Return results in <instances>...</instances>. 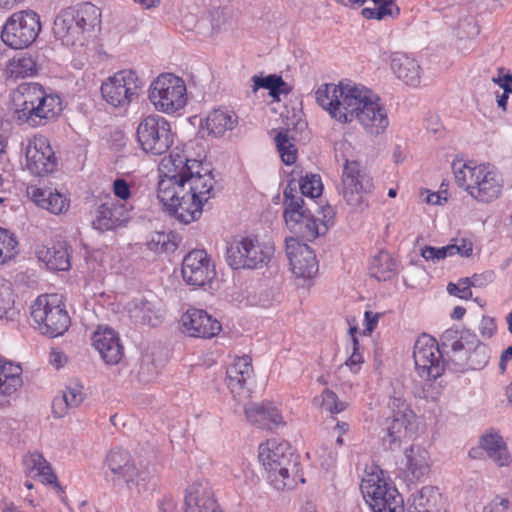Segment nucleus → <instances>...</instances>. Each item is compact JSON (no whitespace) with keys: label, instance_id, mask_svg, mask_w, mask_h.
Segmentation results:
<instances>
[{"label":"nucleus","instance_id":"1","mask_svg":"<svg viewBox=\"0 0 512 512\" xmlns=\"http://www.w3.org/2000/svg\"><path fill=\"white\" fill-rule=\"evenodd\" d=\"M315 99L336 121L347 124L357 120L371 135L382 134L389 125L379 97L364 86L343 82L323 84L316 90Z\"/></svg>","mask_w":512,"mask_h":512},{"label":"nucleus","instance_id":"2","mask_svg":"<svg viewBox=\"0 0 512 512\" xmlns=\"http://www.w3.org/2000/svg\"><path fill=\"white\" fill-rule=\"evenodd\" d=\"M178 181L160 179L157 198L171 216L180 223L189 224L200 218L204 204L212 197L214 178L200 161L199 168Z\"/></svg>","mask_w":512,"mask_h":512},{"label":"nucleus","instance_id":"3","mask_svg":"<svg viewBox=\"0 0 512 512\" xmlns=\"http://www.w3.org/2000/svg\"><path fill=\"white\" fill-rule=\"evenodd\" d=\"M258 458L267 481L276 490H292L299 482L305 483L299 457L287 441L269 439L260 444Z\"/></svg>","mask_w":512,"mask_h":512},{"label":"nucleus","instance_id":"4","mask_svg":"<svg viewBox=\"0 0 512 512\" xmlns=\"http://www.w3.org/2000/svg\"><path fill=\"white\" fill-rule=\"evenodd\" d=\"M15 114L20 123L31 127L44 125L62 111L61 99L47 94L38 83H22L13 96Z\"/></svg>","mask_w":512,"mask_h":512},{"label":"nucleus","instance_id":"5","mask_svg":"<svg viewBox=\"0 0 512 512\" xmlns=\"http://www.w3.org/2000/svg\"><path fill=\"white\" fill-rule=\"evenodd\" d=\"M100 17L99 8L90 2L68 7L55 18L54 35L66 46H83L100 25Z\"/></svg>","mask_w":512,"mask_h":512},{"label":"nucleus","instance_id":"6","mask_svg":"<svg viewBox=\"0 0 512 512\" xmlns=\"http://www.w3.org/2000/svg\"><path fill=\"white\" fill-rule=\"evenodd\" d=\"M453 171L457 185L478 202L490 203L502 193L503 177L489 164L454 163Z\"/></svg>","mask_w":512,"mask_h":512},{"label":"nucleus","instance_id":"7","mask_svg":"<svg viewBox=\"0 0 512 512\" xmlns=\"http://www.w3.org/2000/svg\"><path fill=\"white\" fill-rule=\"evenodd\" d=\"M31 317L41 333L51 338L63 335L71 324L65 305L57 294L39 296L31 305Z\"/></svg>","mask_w":512,"mask_h":512},{"label":"nucleus","instance_id":"8","mask_svg":"<svg viewBox=\"0 0 512 512\" xmlns=\"http://www.w3.org/2000/svg\"><path fill=\"white\" fill-rule=\"evenodd\" d=\"M274 253L270 243L256 237L236 239L227 247L226 260L232 269H261L266 266Z\"/></svg>","mask_w":512,"mask_h":512},{"label":"nucleus","instance_id":"9","mask_svg":"<svg viewBox=\"0 0 512 512\" xmlns=\"http://www.w3.org/2000/svg\"><path fill=\"white\" fill-rule=\"evenodd\" d=\"M186 92V85L182 78L164 73L151 83L148 98L157 111L173 114L185 107Z\"/></svg>","mask_w":512,"mask_h":512},{"label":"nucleus","instance_id":"10","mask_svg":"<svg viewBox=\"0 0 512 512\" xmlns=\"http://www.w3.org/2000/svg\"><path fill=\"white\" fill-rule=\"evenodd\" d=\"M104 465L107 469L106 476L109 477L108 471H110L114 484H125L128 489L136 490L137 493L145 489L151 478L150 472L145 468H138L130 453L122 449L111 450L106 456Z\"/></svg>","mask_w":512,"mask_h":512},{"label":"nucleus","instance_id":"11","mask_svg":"<svg viewBox=\"0 0 512 512\" xmlns=\"http://www.w3.org/2000/svg\"><path fill=\"white\" fill-rule=\"evenodd\" d=\"M40 16L33 10H21L11 14L6 20L1 40L13 49L29 47L37 39L41 31Z\"/></svg>","mask_w":512,"mask_h":512},{"label":"nucleus","instance_id":"12","mask_svg":"<svg viewBox=\"0 0 512 512\" xmlns=\"http://www.w3.org/2000/svg\"><path fill=\"white\" fill-rule=\"evenodd\" d=\"M136 135L142 150L152 155L166 153L173 144L170 123L156 114L148 115L140 121Z\"/></svg>","mask_w":512,"mask_h":512},{"label":"nucleus","instance_id":"13","mask_svg":"<svg viewBox=\"0 0 512 512\" xmlns=\"http://www.w3.org/2000/svg\"><path fill=\"white\" fill-rule=\"evenodd\" d=\"M143 82L133 70H121L101 85L103 99L113 107H126L139 97Z\"/></svg>","mask_w":512,"mask_h":512},{"label":"nucleus","instance_id":"14","mask_svg":"<svg viewBox=\"0 0 512 512\" xmlns=\"http://www.w3.org/2000/svg\"><path fill=\"white\" fill-rule=\"evenodd\" d=\"M360 488L373 512H404L403 498L395 486L378 476L363 479Z\"/></svg>","mask_w":512,"mask_h":512},{"label":"nucleus","instance_id":"15","mask_svg":"<svg viewBox=\"0 0 512 512\" xmlns=\"http://www.w3.org/2000/svg\"><path fill=\"white\" fill-rule=\"evenodd\" d=\"M342 196L352 207H360L374 188L372 178L357 161L345 159L341 177Z\"/></svg>","mask_w":512,"mask_h":512},{"label":"nucleus","instance_id":"16","mask_svg":"<svg viewBox=\"0 0 512 512\" xmlns=\"http://www.w3.org/2000/svg\"><path fill=\"white\" fill-rule=\"evenodd\" d=\"M413 358L420 377L437 379L444 372L443 352L435 338L423 334L414 345Z\"/></svg>","mask_w":512,"mask_h":512},{"label":"nucleus","instance_id":"17","mask_svg":"<svg viewBox=\"0 0 512 512\" xmlns=\"http://www.w3.org/2000/svg\"><path fill=\"white\" fill-rule=\"evenodd\" d=\"M26 167L35 176H45L56 166V158L48 139L34 136L25 148Z\"/></svg>","mask_w":512,"mask_h":512},{"label":"nucleus","instance_id":"18","mask_svg":"<svg viewBox=\"0 0 512 512\" xmlns=\"http://www.w3.org/2000/svg\"><path fill=\"white\" fill-rule=\"evenodd\" d=\"M286 255L291 270L297 278L311 280L317 275L318 261L314 251L307 244L301 243L293 237L287 238Z\"/></svg>","mask_w":512,"mask_h":512},{"label":"nucleus","instance_id":"19","mask_svg":"<svg viewBox=\"0 0 512 512\" xmlns=\"http://www.w3.org/2000/svg\"><path fill=\"white\" fill-rule=\"evenodd\" d=\"M182 276L189 285L204 286L216 277L215 265L205 250H192L183 259Z\"/></svg>","mask_w":512,"mask_h":512},{"label":"nucleus","instance_id":"20","mask_svg":"<svg viewBox=\"0 0 512 512\" xmlns=\"http://www.w3.org/2000/svg\"><path fill=\"white\" fill-rule=\"evenodd\" d=\"M416 431V415L413 411L395 413L386 420L385 435L382 440L388 449L394 450L402 441L412 438Z\"/></svg>","mask_w":512,"mask_h":512},{"label":"nucleus","instance_id":"21","mask_svg":"<svg viewBox=\"0 0 512 512\" xmlns=\"http://www.w3.org/2000/svg\"><path fill=\"white\" fill-rule=\"evenodd\" d=\"M252 375V360L247 355L234 358L228 365L225 381L234 398L242 399L249 397V389L246 385Z\"/></svg>","mask_w":512,"mask_h":512},{"label":"nucleus","instance_id":"22","mask_svg":"<svg viewBox=\"0 0 512 512\" xmlns=\"http://www.w3.org/2000/svg\"><path fill=\"white\" fill-rule=\"evenodd\" d=\"M181 322L191 337L212 338L221 331L220 322L202 309H188Z\"/></svg>","mask_w":512,"mask_h":512},{"label":"nucleus","instance_id":"23","mask_svg":"<svg viewBox=\"0 0 512 512\" xmlns=\"http://www.w3.org/2000/svg\"><path fill=\"white\" fill-rule=\"evenodd\" d=\"M185 512H221L208 483H193L186 489Z\"/></svg>","mask_w":512,"mask_h":512},{"label":"nucleus","instance_id":"24","mask_svg":"<svg viewBox=\"0 0 512 512\" xmlns=\"http://www.w3.org/2000/svg\"><path fill=\"white\" fill-rule=\"evenodd\" d=\"M200 167V160L190 158L184 149L176 147L169 156L161 161L160 171L164 174L161 179H171L179 182V178Z\"/></svg>","mask_w":512,"mask_h":512},{"label":"nucleus","instance_id":"25","mask_svg":"<svg viewBox=\"0 0 512 512\" xmlns=\"http://www.w3.org/2000/svg\"><path fill=\"white\" fill-rule=\"evenodd\" d=\"M93 346L108 365H116L123 357V346L118 334L111 328H99L94 332Z\"/></svg>","mask_w":512,"mask_h":512},{"label":"nucleus","instance_id":"26","mask_svg":"<svg viewBox=\"0 0 512 512\" xmlns=\"http://www.w3.org/2000/svg\"><path fill=\"white\" fill-rule=\"evenodd\" d=\"M245 416L251 424L262 429L273 430L284 424L278 409L270 404H248L245 406Z\"/></svg>","mask_w":512,"mask_h":512},{"label":"nucleus","instance_id":"27","mask_svg":"<svg viewBox=\"0 0 512 512\" xmlns=\"http://www.w3.org/2000/svg\"><path fill=\"white\" fill-rule=\"evenodd\" d=\"M480 448L498 467H507L512 462L507 444L498 432H488L479 439Z\"/></svg>","mask_w":512,"mask_h":512},{"label":"nucleus","instance_id":"28","mask_svg":"<svg viewBox=\"0 0 512 512\" xmlns=\"http://www.w3.org/2000/svg\"><path fill=\"white\" fill-rule=\"evenodd\" d=\"M390 65L397 78L407 85L417 86L420 83L421 68L416 59L403 52H394Z\"/></svg>","mask_w":512,"mask_h":512},{"label":"nucleus","instance_id":"29","mask_svg":"<svg viewBox=\"0 0 512 512\" xmlns=\"http://www.w3.org/2000/svg\"><path fill=\"white\" fill-rule=\"evenodd\" d=\"M126 220L124 207L115 202L101 204L92 220V226L99 231L114 229Z\"/></svg>","mask_w":512,"mask_h":512},{"label":"nucleus","instance_id":"30","mask_svg":"<svg viewBox=\"0 0 512 512\" xmlns=\"http://www.w3.org/2000/svg\"><path fill=\"white\" fill-rule=\"evenodd\" d=\"M28 194L37 206L53 214H60L69 207V202L66 197L50 188L31 187L28 190Z\"/></svg>","mask_w":512,"mask_h":512},{"label":"nucleus","instance_id":"31","mask_svg":"<svg viewBox=\"0 0 512 512\" xmlns=\"http://www.w3.org/2000/svg\"><path fill=\"white\" fill-rule=\"evenodd\" d=\"M127 311L130 319L136 324L156 326L161 317L156 304L144 297L134 298L130 301Z\"/></svg>","mask_w":512,"mask_h":512},{"label":"nucleus","instance_id":"32","mask_svg":"<svg viewBox=\"0 0 512 512\" xmlns=\"http://www.w3.org/2000/svg\"><path fill=\"white\" fill-rule=\"evenodd\" d=\"M292 185L290 182L283 192L284 218L287 226H295V221L312 211L302 196L296 195V187Z\"/></svg>","mask_w":512,"mask_h":512},{"label":"nucleus","instance_id":"33","mask_svg":"<svg viewBox=\"0 0 512 512\" xmlns=\"http://www.w3.org/2000/svg\"><path fill=\"white\" fill-rule=\"evenodd\" d=\"M237 115L227 109H215L205 119V128L209 135L221 137L227 131H231L237 125Z\"/></svg>","mask_w":512,"mask_h":512},{"label":"nucleus","instance_id":"34","mask_svg":"<svg viewBox=\"0 0 512 512\" xmlns=\"http://www.w3.org/2000/svg\"><path fill=\"white\" fill-rule=\"evenodd\" d=\"M66 242H56L51 247L38 251L40 260L54 271H65L70 268V254Z\"/></svg>","mask_w":512,"mask_h":512},{"label":"nucleus","instance_id":"35","mask_svg":"<svg viewBox=\"0 0 512 512\" xmlns=\"http://www.w3.org/2000/svg\"><path fill=\"white\" fill-rule=\"evenodd\" d=\"M406 470L412 479L419 480L430 470L429 452L419 445H412L405 451Z\"/></svg>","mask_w":512,"mask_h":512},{"label":"nucleus","instance_id":"36","mask_svg":"<svg viewBox=\"0 0 512 512\" xmlns=\"http://www.w3.org/2000/svg\"><path fill=\"white\" fill-rule=\"evenodd\" d=\"M23 464L30 473H34L35 476L40 477L43 483L60 488L59 483L57 482V476L53 472L49 462L41 453H29L24 457Z\"/></svg>","mask_w":512,"mask_h":512},{"label":"nucleus","instance_id":"37","mask_svg":"<svg viewBox=\"0 0 512 512\" xmlns=\"http://www.w3.org/2000/svg\"><path fill=\"white\" fill-rule=\"evenodd\" d=\"M413 507L415 512H442L444 499L438 488L425 486L413 496Z\"/></svg>","mask_w":512,"mask_h":512},{"label":"nucleus","instance_id":"38","mask_svg":"<svg viewBox=\"0 0 512 512\" xmlns=\"http://www.w3.org/2000/svg\"><path fill=\"white\" fill-rule=\"evenodd\" d=\"M22 368L0 358V394L10 396L22 386Z\"/></svg>","mask_w":512,"mask_h":512},{"label":"nucleus","instance_id":"39","mask_svg":"<svg viewBox=\"0 0 512 512\" xmlns=\"http://www.w3.org/2000/svg\"><path fill=\"white\" fill-rule=\"evenodd\" d=\"M365 4L361 14L366 19L387 21L396 18L400 12L395 0H365Z\"/></svg>","mask_w":512,"mask_h":512},{"label":"nucleus","instance_id":"40","mask_svg":"<svg viewBox=\"0 0 512 512\" xmlns=\"http://www.w3.org/2000/svg\"><path fill=\"white\" fill-rule=\"evenodd\" d=\"M295 224L287 227L292 233L307 241L316 239L326 230V225L323 222L318 223L312 211L295 221Z\"/></svg>","mask_w":512,"mask_h":512},{"label":"nucleus","instance_id":"41","mask_svg":"<svg viewBox=\"0 0 512 512\" xmlns=\"http://www.w3.org/2000/svg\"><path fill=\"white\" fill-rule=\"evenodd\" d=\"M36 72L37 63L35 59L28 54L13 57L6 67L7 77L13 80L33 76Z\"/></svg>","mask_w":512,"mask_h":512},{"label":"nucleus","instance_id":"42","mask_svg":"<svg viewBox=\"0 0 512 512\" xmlns=\"http://www.w3.org/2000/svg\"><path fill=\"white\" fill-rule=\"evenodd\" d=\"M370 274L379 281H387L396 275V263L385 251L379 252L371 261Z\"/></svg>","mask_w":512,"mask_h":512},{"label":"nucleus","instance_id":"43","mask_svg":"<svg viewBox=\"0 0 512 512\" xmlns=\"http://www.w3.org/2000/svg\"><path fill=\"white\" fill-rule=\"evenodd\" d=\"M315 406L324 408L330 414H339L343 412L348 404L344 401H340L336 393L326 388L320 396L313 399Z\"/></svg>","mask_w":512,"mask_h":512},{"label":"nucleus","instance_id":"44","mask_svg":"<svg viewBox=\"0 0 512 512\" xmlns=\"http://www.w3.org/2000/svg\"><path fill=\"white\" fill-rule=\"evenodd\" d=\"M274 140L282 161L286 165L294 164L297 159V149L291 142L288 132L286 130L278 132Z\"/></svg>","mask_w":512,"mask_h":512},{"label":"nucleus","instance_id":"45","mask_svg":"<svg viewBox=\"0 0 512 512\" xmlns=\"http://www.w3.org/2000/svg\"><path fill=\"white\" fill-rule=\"evenodd\" d=\"M15 294L12 284L0 278V318H9L14 314Z\"/></svg>","mask_w":512,"mask_h":512},{"label":"nucleus","instance_id":"46","mask_svg":"<svg viewBox=\"0 0 512 512\" xmlns=\"http://www.w3.org/2000/svg\"><path fill=\"white\" fill-rule=\"evenodd\" d=\"M489 349L486 345L478 343L472 351L466 356L465 362L460 363L461 366H466L472 370H480L484 368L489 361Z\"/></svg>","mask_w":512,"mask_h":512},{"label":"nucleus","instance_id":"47","mask_svg":"<svg viewBox=\"0 0 512 512\" xmlns=\"http://www.w3.org/2000/svg\"><path fill=\"white\" fill-rule=\"evenodd\" d=\"M18 242L8 230L0 228V264H5L17 254Z\"/></svg>","mask_w":512,"mask_h":512},{"label":"nucleus","instance_id":"48","mask_svg":"<svg viewBox=\"0 0 512 512\" xmlns=\"http://www.w3.org/2000/svg\"><path fill=\"white\" fill-rule=\"evenodd\" d=\"M299 188L303 196L309 197L312 204H316L314 199L322 193V182L320 176L311 174L306 175L300 180Z\"/></svg>","mask_w":512,"mask_h":512},{"label":"nucleus","instance_id":"49","mask_svg":"<svg viewBox=\"0 0 512 512\" xmlns=\"http://www.w3.org/2000/svg\"><path fill=\"white\" fill-rule=\"evenodd\" d=\"M448 248L451 250L450 256L460 255L461 257H469L473 251V243L466 238H456L448 244Z\"/></svg>","mask_w":512,"mask_h":512},{"label":"nucleus","instance_id":"50","mask_svg":"<svg viewBox=\"0 0 512 512\" xmlns=\"http://www.w3.org/2000/svg\"><path fill=\"white\" fill-rule=\"evenodd\" d=\"M71 408L78 407L84 400L85 394L83 392V386L75 383L66 387V390L62 394Z\"/></svg>","mask_w":512,"mask_h":512},{"label":"nucleus","instance_id":"51","mask_svg":"<svg viewBox=\"0 0 512 512\" xmlns=\"http://www.w3.org/2000/svg\"><path fill=\"white\" fill-rule=\"evenodd\" d=\"M451 250L448 245L444 247L425 246L421 249V256L427 261H439L450 256Z\"/></svg>","mask_w":512,"mask_h":512},{"label":"nucleus","instance_id":"52","mask_svg":"<svg viewBox=\"0 0 512 512\" xmlns=\"http://www.w3.org/2000/svg\"><path fill=\"white\" fill-rule=\"evenodd\" d=\"M483 512H512V495L511 498L495 497L484 506Z\"/></svg>","mask_w":512,"mask_h":512},{"label":"nucleus","instance_id":"53","mask_svg":"<svg viewBox=\"0 0 512 512\" xmlns=\"http://www.w3.org/2000/svg\"><path fill=\"white\" fill-rule=\"evenodd\" d=\"M494 280V273L487 271L482 274H474L472 277L462 278V284L469 285L471 287H485Z\"/></svg>","mask_w":512,"mask_h":512},{"label":"nucleus","instance_id":"54","mask_svg":"<svg viewBox=\"0 0 512 512\" xmlns=\"http://www.w3.org/2000/svg\"><path fill=\"white\" fill-rule=\"evenodd\" d=\"M278 75L270 74L266 77L254 75L252 81L254 83L253 90L256 91L258 88H264L269 90V94L275 91V83L278 79Z\"/></svg>","mask_w":512,"mask_h":512},{"label":"nucleus","instance_id":"55","mask_svg":"<svg viewBox=\"0 0 512 512\" xmlns=\"http://www.w3.org/2000/svg\"><path fill=\"white\" fill-rule=\"evenodd\" d=\"M389 405L392 409L393 414H395V413L401 414L404 412L412 411V409L407 404V401H406L404 395L401 393L394 392V394L390 397Z\"/></svg>","mask_w":512,"mask_h":512},{"label":"nucleus","instance_id":"56","mask_svg":"<svg viewBox=\"0 0 512 512\" xmlns=\"http://www.w3.org/2000/svg\"><path fill=\"white\" fill-rule=\"evenodd\" d=\"M447 291L450 295H454L465 300L472 297V292L471 289H469V285L462 284V279H460L457 284L450 282L447 285Z\"/></svg>","mask_w":512,"mask_h":512},{"label":"nucleus","instance_id":"57","mask_svg":"<svg viewBox=\"0 0 512 512\" xmlns=\"http://www.w3.org/2000/svg\"><path fill=\"white\" fill-rule=\"evenodd\" d=\"M71 409V406L67 402V397L65 398L63 395L56 396L52 401V413L55 417L61 418L67 414L68 410Z\"/></svg>","mask_w":512,"mask_h":512},{"label":"nucleus","instance_id":"58","mask_svg":"<svg viewBox=\"0 0 512 512\" xmlns=\"http://www.w3.org/2000/svg\"><path fill=\"white\" fill-rule=\"evenodd\" d=\"M461 336V332L457 329H447L440 336V348L443 353H446V349Z\"/></svg>","mask_w":512,"mask_h":512},{"label":"nucleus","instance_id":"59","mask_svg":"<svg viewBox=\"0 0 512 512\" xmlns=\"http://www.w3.org/2000/svg\"><path fill=\"white\" fill-rule=\"evenodd\" d=\"M113 192L116 197L127 200L131 196L130 186L123 178H117L113 182Z\"/></svg>","mask_w":512,"mask_h":512},{"label":"nucleus","instance_id":"60","mask_svg":"<svg viewBox=\"0 0 512 512\" xmlns=\"http://www.w3.org/2000/svg\"><path fill=\"white\" fill-rule=\"evenodd\" d=\"M352 350V354L346 360V365L349 366L351 370L356 371L358 369L359 364L363 362V357L359 352V342L356 337H353Z\"/></svg>","mask_w":512,"mask_h":512},{"label":"nucleus","instance_id":"61","mask_svg":"<svg viewBox=\"0 0 512 512\" xmlns=\"http://www.w3.org/2000/svg\"><path fill=\"white\" fill-rule=\"evenodd\" d=\"M7 140L0 135V170L6 172L10 169V161L7 154Z\"/></svg>","mask_w":512,"mask_h":512},{"label":"nucleus","instance_id":"62","mask_svg":"<svg viewBox=\"0 0 512 512\" xmlns=\"http://www.w3.org/2000/svg\"><path fill=\"white\" fill-rule=\"evenodd\" d=\"M448 349L451 350V352L453 353V356H451V360L452 361H463L464 358L462 356H460L459 354L465 350L466 352L468 350H470V348H466L465 347V344L463 342V337L462 335L455 341V343H452Z\"/></svg>","mask_w":512,"mask_h":512},{"label":"nucleus","instance_id":"63","mask_svg":"<svg viewBox=\"0 0 512 512\" xmlns=\"http://www.w3.org/2000/svg\"><path fill=\"white\" fill-rule=\"evenodd\" d=\"M479 330L483 337L490 338L496 330V324L492 318L483 317L480 322Z\"/></svg>","mask_w":512,"mask_h":512},{"label":"nucleus","instance_id":"64","mask_svg":"<svg viewBox=\"0 0 512 512\" xmlns=\"http://www.w3.org/2000/svg\"><path fill=\"white\" fill-rule=\"evenodd\" d=\"M291 91V87L288 83H286L281 76L278 77L276 83H275V91H272L270 93V96L274 98L275 100H280V95H287Z\"/></svg>","mask_w":512,"mask_h":512}]
</instances>
